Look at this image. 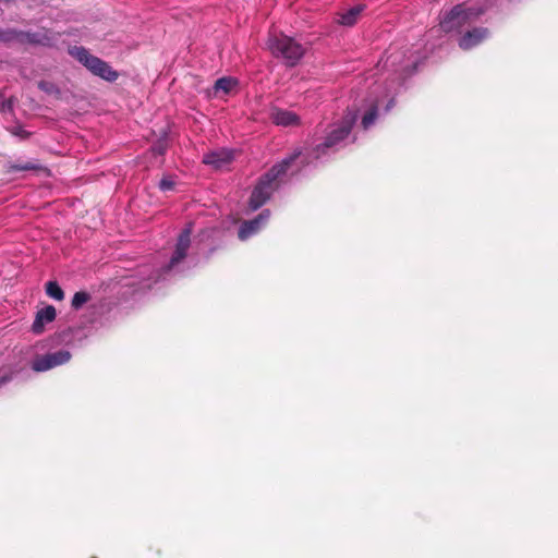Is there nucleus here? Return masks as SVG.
<instances>
[{"label": "nucleus", "instance_id": "obj_1", "mask_svg": "<svg viewBox=\"0 0 558 558\" xmlns=\"http://www.w3.org/2000/svg\"><path fill=\"white\" fill-rule=\"evenodd\" d=\"M357 119L356 112L349 111L340 122L335 125L327 134L325 142L317 145L312 151L304 154L302 149H295L289 157L281 162L274 165L258 181L250 197V207L253 210L262 207L278 187V181L288 170H290L298 160L302 167L310 165L313 159H319L326 149L333 148L340 144L351 132L353 124Z\"/></svg>", "mask_w": 558, "mask_h": 558}, {"label": "nucleus", "instance_id": "obj_2", "mask_svg": "<svg viewBox=\"0 0 558 558\" xmlns=\"http://www.w3.org/2000/svg\"><path fill=\"white\" fill-rule=\"evenodd\" d=\"M408 50L403 51L390 47L385 59L380 60L378 65L398 74L399 77L407 78L415 72L420 62V58L415 53L410 52L408 54Z\"/></svg>", "mask_w": 558, "mask_h": 558}, {"label": "nucleus", "instance_id": "obj_3", "mask_svg": "<svg viewBox=\"0 0 558 558\" xmlns=\"http://www.w3.org/2000/svg\"><path fill=\"white\" fill-rule=\"evenodd\" d=\"M486 10L484 7L458 4L442 17L440 28L446 33L459 32L463 26L476 21Z\"/></svg>", "mask_w": 558, "mask_h": 558}, {"label": "nucleus", "instance_id": "obj_4", "mask_svg": "<svg viewBox=\"0 0 558 558\" xmlns=\"http://www.w3.org/2000/svg\"><path fill=\"white\" fill-rule=\"evenodd\" d=\"M69 53L82 63L90 73L107 82H114L119 77V73L114 71L109 63L90 54L84 47L74 46L69 49Z\"/></svg>", "mask_w": 558, "mask_h": 558}, {"label": "nucleus", "instance_id": "obj_5", "mask_svg": "<svg viewBox=\"0 0 558 558\" xmlns=\"http://www.w3.org/2000/svg\"><path fill=\"white\" fill-rule=\"evenodd\" d=\"M268 47L274 56L281 57L290 66L295 65L305 52L301 44L295 41L292 37L282 34L270 35Z\"/></svg>", "mask_w": 558, "mask_h": 558}, {"label": "nucleus", "instance_id": "obj_6", "mask_svg": "<svg viewBox=\"0 0 558 558\" xmlns=\"http://www.w3.org/2000/svg\"><path fill=\"white\" fill-rule=\"evenodd\" d=\"M71 359V353L68 350H59L52 353L38 355L32 363L33 371L40 373L47 372L53 367L68 363Z\"/></svg>", "mask_w": 558, "mask_h": 558}, {"label": "nucleus", "instance_id": "obj_7", "mask_svg": "<svg viewBox=\"0 0 558 558\" xmlns=\"http://www.w3.org/2000/svg\"><path fill=\"white\" fill-rule=\"evenodd\" d=\"M191 234H192V226H187L182 232L180 233L175 250L173 255L170 258V262L165 270H171L173 269L179 263H181L185 257L187 250L191 245Z\"/></svg>", "mask_w": 558, "mask_h": 558}, {"label": "nucleus", "instance_id": "obj_8", "mask_svg": "<svg viewBox=\"0 0 558 558\" xmlns=\"http://www.w3.org/2000/svg\"><path fill=\"white\" fill-rule=\"evenodd\" d=\"M233 150L220 148L205 154L203 157V162L218 170L227 167L233 160Z\"/></svg>", "mask_w": 558, "mask_h": 558}, {"label": "nucleus", "instance_id": "obj_9", "mask_svg": "<svg viewBox=\"0 0 558 558\" xmlns=\"http://www.w3.org/2000/svg\"><path fill=\"white\" fill-rule=\"evenodd\" d=\"M270 211L263 210L256 218L244 221L239 229V239L244 241L255 234L268 221Z\"/></svg>", "mask_w": 558, "mask_h": 558}, {"label": "nucleus", "instance_id": "obj_10", "mask_svg": "<svg viewBox=\"0 0 558 558\" xmlns=\"http://www.w3.org/2000/svg\"><path fill=\"white\" fill-rule=\"evenodd\" d=\"M11 31L14 33V35L12 36V41L43 46H47L50 44V38L47 36L46 33L22 32L14 28H11Z\"/></svg>", "mask_w": 558, "mask_h": 558}, {"label": "nucleus", "instance_id": "obj_11", "mask_svg": "<svg viewBox=\"0 0 558 558\" xmlns=\"http://www.w3.org/2000/svg\"><path fill=\"white\" fill-rule=\"evenodd\" d=\"M56 308L52 305L39 310L32 325V330L36 335H40L45 330V325L56 319Z\"/></svg>", "mask_w": 558, "mask_h": 558}, {"label": "nucleus", "instance_id": "obj_12", "mask_svg": "<svg viewBox=\"0 0 558 558\" xmlns=\"http://www.w3.org/2000/svg\"><path fill=\"white\" fill-rule=\"evenodd\" d=\"M270 119L279 126H295L300 124V117L296 113L280 108L271 110Z\"/></svg>", "mask_w": 558, "mask_h": 558}, {"label": "nucleus", "instance_id": "obj_13", "mask_svg": "<svg viewBox=\"0 0 558 558\" xmlns=\"http://www.w3.org/2000/svg\"><path fill=\"white\" fill-rule=\"evenodd\" d=\"M488 37V29L484 27L473 28L464 34L460 41L459 46L464 49H471L482 43L485 38Z\"/></svg>", "mask_w": 558, "mask_h": 558}, {"label": "nucleus", "instance_id": "obj_14", "mask_svg": "<svg viewBox=\"0 0 558 558\" xmlns=\"http://www.w3.org/2000/svg\"><path fill=\"white\" fill-rule=\"evenodd\" d=\"M364 9L365 5L363 4H357L349 9L347 12L341 13L339 15L338 23L343 26H353L357 22V19L360 17Z\"/></svg>", "mask_w": 558, "mask_h": 558}, {"label": "nucleus", "instance_id": "obj_15", "mask_svg": "<svg viewBox=\"0 0 558 558\" xmlns=\"http://www.w3.org/2000/svg\"><path fill=\"white\" fill-rule=\"evenodd\" d=\"M41 169V166L36 161H17L10 163L9 170L13 172L19 171H35Z\"/></svg>", "mask_w": 558, "mask_h": 558}, {"label": "nucleus", "instance_id": "obj_16", "mask_svg": "<svg viewBox=\"0 0 558 558\" xmlns=\"http://www.w3.org/2000/svg\"><path fill=\"white\" fill-rule=\"evenodd\" d=\"M238 84V81L233 77H221L215 83L216 92H223L225 94L230 93Z\"/></svg>", "mask_w": 558, "mask_h": 558}, {"label": "nucleus", "instance_id": "obj_17", "mask_svg": "<svg viewBox=\"0 0 558 558\" xmlns=\"http://www.w3.org/2000/svg\"><path fill=\"white\" fill-rule=\"evenodd\" d=\"M46 293L49 298L62 301L64 299V292L57 281H48L46 283Z\"/></svg>", "mask_w": 558, "mask_h": 558}, {"label": "nucleus", "instance_id": "obj_18", "mask_svg": "<svg viewBox=\"0 0 558 558\" xmlns=\"http://www.w3.org/2000/svg\"><path fill=\"white\" fill-rule=\"evenodd\" d=\"M38 87H39V89H41L44 93H46L48 95H51L54 97H60V95H61L60 88L52 82L40 81L38 83Z\"/></svg>", "mask_w": 558, "mask_h": 558}, {"label": "nucleus", "instance_id": "obj_19", "mask_svg": "<svg viewBox=\"0 0 558 558\" xmlns=\"http://www.w3.org/2000/svg\"><path fill=\"white\" fill-rule=\"evenodd\" d=\"M89 300V294L84 291H78L73 295L72 307L75 310L81 308Z\"/></svg>", "mask_w": 558, "mask_h": 558}, {"label": "nucleus", "instance_id": "obj_20", "mask_svg": "<svg viewBox=\"0 0 558 558\" xmlns=\"http://www.w3.org/2000/svg\"><path fill=\"white\" fill-rule=\"evenodd\" d=\"M377 118V106L371 108L368 112H366L362 118V125L365 130H367L371 125L374 124Z\"/></svg>", "mask_w": 558, "mask_h": 558}, {"label": "nucleus", "instance_id": "obj_21", "mask_svg": "<svg viewBox=\"0 0 558 558\" xmlns=\"http://www.w3.org/2000/svg\"><path fill=\"white\" fill-rule=\"evenodd\" d=\"M14 33L11 31V28L1 29L0 28V41L1 43H12V36Z\"/></svg>", "mask_w": 558, "mask_h": 558}, {"label": "nucleus", "instance_id": "obj_22", "mask_svg": "<svg viewBox=\"0 0 558 558\" xmlns=\"http://www.w3.org/2000/svg\"><path fill=\"white\" fill-rule=\"evenodd\" d=\"M174 186V182L171 178H163L159 182V187L161 191H170Z\"/></svg>", "mask_w": 558, "mask_h": 558}, {"label": "nucleus", "instance_id": "obj_23", "mask_svg": "<svg viewBox=\"0 0 558 558\" xmlns=\"http://www.w3.org/2000/svg\"><path fill=\"white\" fill-rule=\"evenodd\" d=\"M167 149L166 141H159L151 148L155 155H163Z\"/></svg>", "mask_w": 558, "mask_h": 558}, {"label": "nucleus", "instance_id": "obj_24", "mask_svg": "<svg viewBox=\"0 0 558 558\" xmlns=\"http://www.w3.org/2000/svg\"><path fill=\"white\" fill-rule=\"evenodd\" d=\"M12 378V374L7 372V371H3V369H0V387L4 384H7L8 381H10Z\"/></svg>", "mask_w": 558, "mask_h": 558}, {"label": "nucleus", "instance_id": "obj_25", "mask_svg": "<svg viewBox=\"0 0 558 558\" xmlns=\"http://www.w3.org/2000/svg\"><path fill=\"white\" fill-rule=\"evenodd\" d=\"M13 134L20 135V136H27L28 135V133L26 131H23V130H20V129L14 131Z\"/></svg>", "mask_w": 558, "mask_h": 558}, {"label": "nucleus", "instance_id": "obj_26", "mask_svg": "<svg viewBox=\"0 0 558 558\" xmlns=\"http://www.w3.org/2000/svg\"><path fill=\"white\" fill-rule=\"evenodd\" d=\"M392 74L395 75V73H393V72H392ZM396 76H397V80H398V81H403V80H404V78H402V77H399V75H398V74H396ZM392 82H396V78H392Z\"/></svg>", "mask_w": 558, "mask_h": 558}, {"label": "nucleus", "instance_id": "obj_27", "mask_svg": "<svg viewBox=\"0 0 558 558\" xmlns=\"http://www.w3.org/2000/svg\"><path fill=\"white\" fill-rule=\"evenodd\" d=\"M393 99H390L389 106L387 107V110H389L390 106L392 105Z\"/></svg>", "mask_w": 558, "mask_h": 558}]
</instances>
